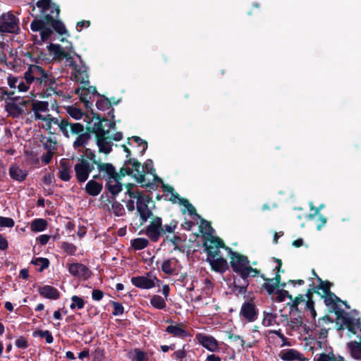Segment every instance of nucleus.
Instances as JSON below:
<instances>
[{
  "mask_svg": "<svg viewBox=\"0 0 361 361\" xmlns=\"http://www.w3.org/2000/svg\"><path fill=\"white\" fill-rule=\"evenodd\" d=\"M94 166L100 173L107 176L109 180L113 179L116 181V177H118L112 164L102 162L100 159L97 158L94 151L85 148L83 150V154L78 158V162L74 166L75 178L78 183H83L88 179Z\"/></svg>",
  "mask_w": 361,
  "mask_h": 361,
  "instance_id": "f257e3e1",
  "label": "nucleus"
},
{
  "mask_svg": "<svg viewBox=\"0 0 361 361\" xmlns=\"http://www.w3.org/2000/svg\"><path fill=\"white\" fill-rule=\"evenodd\" d=\"M228 254L231 258L230 265L233 272L240 278L247 279V277H258L260 271L256 268L250 266L247 257L228 249Z\"/></svg>",
  "mask_w": 361,
  "mask_h": 361,
  "instance_id": "f03ea898",
  "label": "nucleus"
},
{
  "mask_svg": "<svg viewBox=\"0 0 361 361\" xmlns=\"http://www.w3.org/2000/svg\"><path fill=\"white\" fill-rule=\"evenodd\" d=\"M331 286L332 283L326 281L324 284L316 286L314 292L324 299V302L326 306L331 307L332 310L331 312H334L336 317L340 318L345 313V311L338 305V302H341V299L331 291Z\"/></svg>",
  "mask_w": 361,
  "mask_h": 361,
  "instance_id": "7ed1b4c3",
  "label": "nucleus"
},
{
  "mask_svg": "<svg viewBox=\"0 0 361 361\" xmlns=\"http://www.w3.org/2000/svg\"><path fill=\"white\" fill-rule=\"evenodd\" d=\"M91 118L87 115L86 116V117L89 118L90 121L87 122L85 130L91 134H94L95 139L98 137L99 135H109L110 134L109 129L105 130L103 126V123L108 122L109 119L95 113L93 109H91Z\"/></svg>",
  "mask_w": 361,
  "mask_h": 361,
  "instance_id": "20e7f679",
  "label": "nucleus"
},
{
  "mask_svg": "<svg viewBox=\"0 0 361 361\" xmlns=\"http://www.w3.org/2000/svg\"><path fill=\"white\" fill-rule=\"evenodd\" d=\"M18 24V18L13 13H4L0 16V32L18 33L20 30Z\"/></svg>",
  "mask_w": 361,
  "mask_h": 361,
  "instance_id": "39448f33",
  "label": "nucleus"
},
{
  "mask_svg": "<svg viewBox=\"0 0 361 361\" xmlns=\"http://www.w3.org/2000/svg\"><path fill=\"white\" fill-rule=\"evenodd\" d=\"M71 66L75 71V80L76 82L84 84V87H78L74 90V93L75 94H81L80 91L82 93H90V88H87V85L89 84L90 81L88 79V75L87 73V67L85 66H82L79 67L75 62H71Z\"/></svg>",
  "mask_w": 361,
  "mask_h": 361,
  "instance_id": "423d86ee",
  "label": "nucleus"
},
{
  "mask_svg": "<svg viewBox=\"0 0 361 361\" xmlns=\"http://www.w3.org/2000/svg\"><path fill=\"white\" fill-rule=\"evenodd\" d=\"M239 315L240 318L243 319L247 322H253L257 319L259 315V310L255 302H254L253 298L245 301L242 304Z\"/></svg>",
  "mask_w": 361,
  "mask_h": 361,
  "instance_id": "0eeeda50",
  "label": "nucleus"
},
{
  "mask_svg": "<svg viewBox=\"0 0 361 361\" xmlns=\"http://www.w3.org/2000/svg\"><path fill=\"white\" fill-rule=\"evenodd\" d=\"M152 221L146 227L145 234L152 241L157 242L163 233L162 219L158 216L151 217Z\"/></svg>",
  "mask_w": 361,
  "mask_h": 361,
  "instance_id": "6e6552de",
  "label": "nucleus"
},
{
  "mask_svg": "<svg viewBox=\"0 0 361 361\" xmlns=\"http://www.w3.org/2000/svg\"><path fill=\"white\" fill-rule=\"evenodd\" d=\"M203 247L209 257L219 256L220 251L218 250L219 248H224L227 251L230 249V247L225 245L221 238L216 236H212L208 240H205L203 243Z\"/></svg>",
  "mask_w": 361,
  "mask_h": 361,
  "instance_id": "1a4fd4ad",
  "label": "nucleus"
},
{
  "mask_svg": "<svg viewBox=\"0 0 361 361\" xmlns=\"http://www.w3.org/2000/svg\"><path fill=\"white\" fill-rule=\"evenodd\" d=\"M252 277H247V279L238 278V276L233 277V282L231 285L230 288L232 292L235 295H245L250 285L252 287L254 285L251 283V279Z\"/></svg>",
  "mask_w": 361,
  "mask_h": 361,
  "instance_id": "9d476101",
  "label": "nucleus"
},
{
  "mask_svg": "<svg viewBox=\"0 0 361 361\" xmlns=\"http://www.w3.org/2000/svg\"><path fill=\"white\" fill-rule=\"evenodd\" d=\"M68 269L73 276L81 278L84 280L88 279L92 274L90 269L81 263L68 264Z\"/></svg>",
  "mask_w": 361,
  "mask_h": 361,
  "instance_id": "9b49d317",
  "label": "nucleus"
},
{
  "mask_svg": "<svg viewBox=\"0 0 361 361\" xmlns=\"http://www.w3.org/2000/svg\"><path fill=\"white\" fill-rule=\"evenodd\" d=\"M130 281L133 286L141 289H151L154 288L156 285L155 281L158 286H159L161 283V281L157 276H154L152 279L144 276H133Z\"/></svg>",
  "mask_w": 361,
  "mask_h": 361,
  "instance_id": "f8f14e48",
  "label": "nucleus"
},
{
  "mask_svg": "<svg viewBox=\"0 0 361 361\" xmlns=\"http://www.w3.org/2000/svg\"><path fill=\"white\" fill-rule=\"evenodd\" d=\"M35 6L40 8L39 15H46L45 13L49 10V14H55L56 18L59 17L61 12L59 6L56 3L51 2V0H39L36 2Z\"/></svg>",
  "mask_w": 361,
  "mask_h": 361,
  "instance_id": "ddd939ff",
  "label": "nucleus"
},
{
  "mask_svg": "<svg viewBox=\"0 0 361 361\" xmlns=\"http://www.w3.org/2000/svg\"><path fill=\"white\" fill-rule=\"evenodd\" d=\"M259 276L266 281L262 285V287L269 295H272L276 289L280 288L281 276L279 273H276L274 278L272 279L267 278L263 274H259Z\"/></svg>",
  "mask_w": 361,
  "mask_h": 361,
  "instance_id": "4468645a",
  "label": "nucleus"
},
{
  "mask_svg": "<svg viewBox=\"0 0 361 361\" xmlns=\"http://www.w3.org/2000/svg\"><path fill=\"white\" fill-rule=\"evenodd\" d=\"M44 20L48 25H50L51 27L60 35H68V32L66 28L64 23L59 20V18L55 17V14H46L44 16Z\"/></svg>",
  "mask_w": 361,
  "mask_h": 361,
  "instance_id": "2eb2a0df",
  "label": "nucleus"
},
{
  "mask_svg": "<svg viewBox=\"0 0 361 361\" xmlns=\"http://www.w3.org/2000/svg\"><path fill=\"white\" fill-rule=\"evenodd\" d=\"M196 339L199 343L211 352H215L219 349L217 341L212 336L198 334L196 335Z\"/></svg>",
  "mask_w": 361,
  "mask_h": 361,
  "instance_id": "dca6fc26",
  "label": "nucleus"
},
{
  "mask_svg": "<svg viewBox=\"0 0 361 361\" xmlns=\"http://www.w3.org/2000/svg\"><path fill=\"white\" fill-rule=\"evenodd\" d=\"M216 257L207 256V262H208L212 267V269L216 272L223 274L228 269V264L226 259L222 257H219L214 259Z\"/></svg>",
  "mask_w": 361,
  "mask_h": 361,
  "instance_id": "f3484780",
  "label": "nucleus"
},
{
  "mask_svg": "<svg viewBox=\"0 0 361 361\" xmlns=\"http://www.w3.org/2000/svg\"><path fill=\"white\" fill-rule=\"evenodd\" d=\"M38 293L44 298L56 300L60 298L61 293L58 289L52 286L44 285L38 288Z\"/></svg>",
  "mask_w": 361,
  "mask_h": 361,
  "instance_id": "a211bd4d",
  "label": "nucleus"
},
{
  "mask_svg": "<svg viewBox=\"0 0 361 361\" xmlns=\"http://www.w3.org/2000/svg\"><path fill=\"white\" fill-rule=\"evenodd\" d=\"M279 357L284 361H308L307 358L303 357L300 352L293 348L281 350Z\"/></svg>",
  "mask_w": 361,
  "mask_h": 361,
  "instance_id": "6ab92c4d",
  "label": "nucleus"
},
{
  "mask_svg": "<svg viewBox=\"0 0 361 361\" xmlns=\"http://www.w3.org/2000/svg\"><path fill=\"white\" fill-rule=\"evenodd\" d=\"M90 140L91 133L85 130V131L76 136L73 143V147L74 149L83 153V150L86 148L85 146L89 143Z\"/></svg>",
  "mask_w": 361,
  "mask_h": 361,
  "instance_id": "aec40b11",
  "label": "nucleus"
},
{
  "mask_svg": "<svg viewBox=\"0 0 361 361\" xmlns=\"http://www.w3.org/2000/svg\"><path fill=\"white\" fill-rule=\"evenodd\" d=\"M136 209L141 220L140 225H142L148 219L152 217L153 212L149 209V204L145 203L142 200L137 201Z\"/></svg>",
  "mask_w": 361,
  "mask_h": 361,
  "instance_id": "412c9836",
  "label": "nucleus"
},
{
  "mask_svg": "<svg viewBox=\"0 0 361 361\" xmlns=\"http://www.w3.org/2000/svg\"><path fill=\"white\" fill-rule=\"evenodd\" d=\"M109 135H98L96 138V143L99 148V153L109 154L112 151V143L108 141Z\"/></svg>",
  "mask_w": 361,
  "mask_h": 361,
  "instance_id": "4be33fe9",
  "label": "nucleus"
},
{
  "mask_svg": "<svg viewBox=\"0 0 361 361\" xmlns=\"http://www.w3.org/2000/svg\"><path fill=\"white\" fill-rule=\"evenodd\" d=\"M71 164L70 161L66 159H62L60 161V168L59 177L63 181H69L71 176Z\"/></svg>",
  "mask_w": 361,
  "mask_h": 361,
  "instance_id": "5701e85b",
  "label": "nucleus"
},
{
  "mask_svg": "<svg viewBox=\"0 0 361 361\" xmlns=\"http://www.w3.org/2000/svg\"><path fill=\"white\" fill-rule=\"evenodd\" d=\"M85 192L90 196H97L103 190V185L94 180H90L85 187Z\"/></svg>",
  "mask_w": 361,
  "mask_h": 361,
  "instance_id": "b1692460",
  "label": "nucleus"
},
{
  "mask_svg": "<svg viewBox=\"0 0 361 361\" xmlns=\"http://www.w3.org/2000/svg\"><path fill=\"white\" fill-rule=\"evenodd\" d=\"M9 175L13 180L23 182L26 179L27 172L21 169L18 166L13 164L9 168Z\"/></svg>",
  "mask_w": 361,
  "mask_h": 361,
  "instance_id": "393cba45",
  "label": "nucleus"
},
{
  "mask_svg": "<svg viewBox=\"0 0 361 361\" xmlns=\"http://www.w3.org/2000/svg\"><path fill=\"white\" fill-rule=\"evenodd\" d=\"M165 331L168 334H171L173 336L181 338H184L190 336L189 332L187 330L183 329L178 324L176 325L168 326Z\"/></svg>",
  "mask_w": 361,
  "mask_h": 361,
  "instance_id": "a878e982",
  "label": "nucleus"
},
{
  "mask_svg": "<svg viewBox=\"0 0 361 361\" xmlns=\"http://www.w3.org/2000/svg\"><path fill=\"white\" fill-rule=\"evenodd\" d=\"M5 110L8 113V116L14 118H18L25 113L24 109L15 102H6Z\"/></svg>",
  "mask_w": 361,
  "mask_h": 361,
  "instance_id": "bb28decb",
  "label": "nucleus"
},
{
  "mask_svg": "<svg viewBox=\"0 0 361 361\" xmlns=\"http://www.w3.org/2000/svg\"><path fill=\"white\" fill-rule=\"evenodd\" d=\"M351 357L355 360H361V341H351L347 344Z\"/></svg>",
  "mask_w": 361,
  "mask_h": 361,
  "instance_id": "cd10ccee",
  "label": "nucleus"
},
{
  "mask_svg": "<svg viewBox=\"0 0 361 361\" xmlns=\"http://www.w3.org/2000/svg\"><path fill=\"white\" fill-rule=\"evenodd\" d=\"M44 16L36 15L34 20L30 24V29L33 32H40L47 25H48L44 20Z\"/></svg>",
  "mask_w": 361,
  "mask_h": 361,
  "instance_id": "c85d7f7f",
  "label": "nucleus"
},
{
  "mask_svg": "<svg viewBox=\"0 0 361 361\" xmlns=\"http://www.w3.org/2000/svg\"><path fill=\"white\" fill-rule=\"evenodd\" d=\"M129 358L133 361H149V354L140 348H135L130 352Z\"/></svg>",
  "mask_w": 361,
  "mask_h": 361,
  "instance_id": "c756f323",
  "label": "nucleus"
},
{
  "mask_svg": "<svg viewBox=\"0 0 361 361\" xmlns=\"http://www.w3.org/2000/svg\"><path fill=\"white\" fill-rule=\"evenodd\" d=\"M135 180L140 184L142 188H146L148 190H157L158 185L155 183H145V173L140 175L133 176Z\"/></svg>",
  "mask_w": 361,
  "mask_h": 361,
  "instance_id": "7c9ffc66",
  "label": "nucleus"
},
{
  "mask_svg": "<svg viewBox=\"0 0 361 361\" xmlns=\"http://www.w3.org/2000/svg\"><path fill=\"white\" fill-rule=\"evenodd\" d=\"M47 220L44 219H35L32 221L30 228L34 232H41L47 228Z\"/></svg>",
  "mask_w": 361,
  "mask_h": 361,
  "instance_id": "2f4dec72",
  "label": "nucleus"
},
{
  "mask_svg": "<svg viewBox=\"0 0 361 361\" xmlns=\"http://www.w3.org/2000/svg\"><path fill=\"white\" fill-rule=\"evenodd\" d=\"M277 315L275 313L264 312V318L262 324L264 326H270L274 324H279L276 322Z\"/></svg>",
  "mask_w": 361,
  "mask_h": 361,
  "instance_id": "473e14b6",
  "label": "nucleus"
},
{
  "mask_svg": "<svg viewBox=\"0 0 361 361\" xmlns=\"http://www.w3.org/2000/svg\"><path fill=\"white\" fill-rule=\"evenodd\" d=\"M149 240L144 238H137L131 240V246L135 250H141L147 247Z\"/></svg>",
  "mask_w": 361,
  "mask_h": 361,
  "instance_id": "72a5a7b5",
  "label": "nucleus"
},
{
  "mask_svg": "<svg viewBox=\"0 0 361 361\" xmlns=\"http://www.w3.org/2000/svg\"><path fill=\"white\" fill-rule=\"evenodd\" d=\"M150 304L157 310H164L166 306L165 300L158 295H154L150 299Z\"/></svg>",
  "mask_w": 361,
  "mask_h": 361,
  "instance_id": "f704fd0d",
  "label": "nucleus"
},
{
  "mask_svg": "<svg viewBox=\"0 0 361 361\" xmlns=\"http://www.w3.org/2000/svg\"><path fill=\"white\" fill-rule=\"evenodd\" d=\"M99 97L100 99L96 102V106L99 110L105 111L111 107V102L109 98L104 95H101Z\"/></svg>",
  "mask_w": 361,
  "mask_h": 361,
  "instance_id": "c9c22d12",
  "label": "nucleus"
},
{
  "mask_svg": "<svg viewBox=\"0 0 361 361\" xmlns=\"http://www.w3.org/2000/svg\"><path fill=\"white\" fill-rule=\"evenodd\" d=\"M120 180H118V181H116V184L114 185H111L109 180L106 184L108 190L114 196L113 198H115V196L123 190V184Z\"/></svg>",
  "mask_w": 361,
  "mask_h": 361,
  "instance_id": "e433bc0d",
  "label": "nucleus"
},
{
  "mask_svg": "<svg viewBox=\"0 0 361 361\" xmlns=\"http://www.w3.org/2000/svg\"><path fill=\"white\" fill-rule=\"evenodd\" d=\"M47 49L49 52H52L54 54V59H61L63 49L60 44L51 43L47 46Z\"/></svg>",
  "mask_w": 361,
  "mask_h": 361,
  "instance_id": "4c0bfd02",
  "label": "nucleus"
},
{
  "mask_svg": "<svg viewBox=\"0 0 361 361\" xmlns=\"http://www.w3.org/2000/svg\"><path fill=\"white\" fill-rule=\"evenodd\" d=\"M32 264L36 266H39L38 271L39 272L43 271L45 269L48 268L50 262L47 258L37 257L32 260Z\"/></svg>",
  "mask_w": 361,
  "mask_h": 361,
  "instance_id": "58836bf2",
  "label": "nucleus"
},
{
  "mask_svg": "<svg viewBox=\"0 0 361 361\" xmlns=\"http://www.w3.org/2000/svg\"><path fill=\"white\" fill-rule=\"evenodd\" d=\"M179 204L183 205L185 208H187L188 214L190 215H194L197 219H201V216L197 213L195 208L192 206V204L189 202L188 200L180 199Z\"/></svg>",
  "mask_w": 361,
  "mask_h": 361,
  "instance_id": "ea45409f",
  "label": "nucleus"
},
{
  "mask_svg": "<svg viewBox=\"0 0 361 361\" xmlns=\"http://www.w3.org/2000/svg\"><path fill=\"white\" fill-rule=\"evenodd\" d=\"M161 271L169 275H172L175 273L176 269L172 265L171 259H167L163 261L161 264Z\"/></svg>",
  "mask_w": 361,
  "mask_h": 361,
  "instance_id": "a19ab883",
  "label": "nucleus"
},
{
  "mask_svg": "<svg viewBox=\"0 0 361 361\" xmlns=\"http://www.w3.org/2000/svg\"><path fill=\"white\" fill-rule=\"evenodd\" d=\"M66 111L69 116L75 120L80 119L83 116L82 110L73 106H68Z\"/></svg>",
  "mask_w": 361,
  "mask_h": 361,
  "instance_id": "79ce46f5",
  "label": "nucleus"
},
{
  "mask_svg": "<svg viewBox=\"0 0 361 361\" xmlns=\"http://www.w3.org/2000/svg\"><path fill=\"white\" fill-rule=\"evenodd\" d=\"M85 131V127L83 124L80 123H71L69 134L73 135H78Z\"/></svg>",
  "mask_w": 361,
  "mask_h": 361,
  "instance_id": "37998d69",
  "label": "nucleus"
},
{
  "mask_svg": "<svg viewBox=\"0 0 361 361\" xmlns=\"http://www.w3.org/2000/svg\"><path fill=\"white\" fill-rule=\"evenodd\" d=\"M72 303L70 305V308L71 310H74L75 308H78L79 310L82 309L85 306V301L84 300L77 295H73L71 297Z\"/></svg>",
  "mask_w": 361,
  "mask_h": 361,
  "instance_id": "c03bdc74",
  "label": "nucleus"
},
{
  "mask_svg": "<svg viewBox=\"0 0 361 361\" xmlns=\"http://www.w3.org/2000/svg\"><path fill=\"white\" fill-rule=\"evenodd\" d=\"M61 248L69 255H75L77 250V247L73 243L68 242H62Z\"/></svg>",
  "mask_w": 361,
  "mask_h": 361,
  "instance_id": "a18cd8bd",
  "label": "nucleus"
},
{
  "mask_svg": "<svg viewBox=\"0 0 361 361\" xmlns=\"http://www.w3.org/2000/svg\"><path fill=\"white\" fill-rule=\"evenodd\" d=\"M48 102L43 101H37L32 102V109L33 111L44 112L48 110Z\"/></svg>",
  "mask_w": 361,
  "mask_h": 361,
  "instance_id": "49530a36",
  "label": "nucleus"
},
{
  "mask_svg": "<svg viewBox=\"0 0 361 361\" xmlns=\"http://www.w3.org/2000/svg\"><path fill=\"white\" fill-rule=\"evenodd\" d=\"M276 293L277 294V296L276 298V301L278 302H281L285 300L286 298H288L290 300H293V296L290 295L288 291L284 290V289H276Z\"/></svg>",
  "mask_w": 361,
  "mask_h": 361,
  "instance_id": "de8ad7c7",
  "label": "nucleus"
},
{
  "mask_svg": "<svg viewBox=\"0 0 361 361\" xmlns=\"http://www.w3.org/2000/svg\"><path fill=\"white\" fill-rule=\"evenodd\" d=\"M70 125L71 122L68 119L63 118L61 120L59 126L60 131L67 138L70 137L69 130H68V128H70Z\"/></svg>",
  "mask_w": 361,
  "mask_h": 361,
  "instance_id": "09e8293b",
  "label": "nucleus"
},
{
  "mask_svg": "<svg viewBox=\"0 0 361 361\" xmlns=\"http://www.w3.org/2000/svg\"><path fill=\"white\" fill-rule=\"evenodd\" d=\"M92 99L91 96H90V93H82L80 96V100L84 103V105L86 109H90L89 113L91 114V109H92V102L90 101Z\"/></svg>",
  "mask_w": 361,
  "mask_h": 361,
  "instance_id": "8fccbe9b",
  "label": "nucleus"
},
{
  "mask_svg": "<svg viewBox=\"0 0 361 361\" xmlns=\"http://www.w3.org/2000/svg\"><path fill=\"white\" fill-rule=\"evenodd\" d=\"M34 335H37L41 338H44L47 343H51L54 341V338L51 332L48 330H39L34 333Z\"/></svg>",
  "mask_w": 361,
  "mask_h": 361,
  "instance_id": "3c124183",
  "label": "nucleus"
},
{
  "mask_svg": "<svg viewBox=\"0 0 361 361\" xmlns=\"http://www.w3.org/2000/svg\"><path fill=\"white\" fill-rule=\"evenodd\" d=\"M111 208L114 214L117 216H121L125 214L123 206L118 201H114L112 202Z\"/></svg>",
  "mask_w": 361,
  "mask_h": 361,
  "instance_id": "603ef678",
  "label": "nucleus"
},
{
  "mask_svg": "<svg viewBox=\"0 0 361 361\" xmlns=\"http://www.w3.org/2000/svg\"><path fill=\"white\" fill-rule=\"evenodd\" d=\"M178 226V222L176 220H171L169 224H165L163 226V233H161V236L166 235V233H173L176 229Z\"/></svg>",
  "mask_w": 361,
  "mask_h": 361,
  "instance_id": "864d4df0",
  "label": "nucleus"
},
{
  "mask_svg": "<svg viewBox=\"0 0 361 361\" xmlns=\"http://www.w3.org/2000/svg\"><path fill=\"white\" fill-rule=\"evenodd\" d=\"M164 241H169L171 242L175 250H180V248L179 247V244L182 243V238L180 236L178 235H174L173 238H169V235H166L164 238Z\"/></svg>",
  "mask_w": 361,
  "mask_h": 361,
  "instance_id": "5fc2aeb1",
  "label": "nucleus"
},
{
  "mask_svg": "<svg viewBox=\"0 0 361 361\" xmlns=\"http://www.w3.org/2000/svg\"><path fill=\"white\" fill-rule=\"evenodd\" d=\"M131 176L133 177V171L129 167L123 166L120 169L119 173H117V176L118 177H116V181L118 180H121L123 177L125 176Z\"/></svg>",
  "mask_w": 361,
  "mask_h": 361,
  "instance_id": "6e6d98bb",
  "label": "nucleus"
},
{
  "mask_svg": "<svg viewBox=\"0 0 361 361\" xmlns=\"http://www.w3.org/2000/svg\"><path fill=\"white\" fill-rule=\"evenodd\" d=\"M15 345L18 348L25 350L29 346L28 339L23 336H19L16 340Z\"/></svg>",
  "mask_w": 361,
  "mask_h": 361,
  "instance_id": "4d7b16f0",
  "label": "nucleus"
},
{
  "mask_svg": "<svg viewBox=\"0 0 361 361\" xmlns=\"http://www.w3.org/2000/svg\"><path fill=\"white\" fill-rule=\"evenodd\" d=\"M53 34V30L51 27L47 26V25L40 31V37L42 42L47 41L51 35Z\"/></svg>",
  "mask_w": 361,
  "mask_h": 361,
  "instance_id": "13d9d810",
  "label": "nucleus"
},
{
  "mask_svg": "<svg viewBox=\"0 0 361 361\" xmlns=\"http://www.w3.org/2000/svg\"><path fill=\"white\" fill-rule=\"evenodd\" d=\"M15 225V221L12 218L0 216V226L3 228H12Z\"/></svg>",
  "mask_w": 361,
  "mask_h": 361,
  "instance_id": "bf43d9fd",
  "label": "nucleus"
},
{
  "mask_svg": "<svg viewBox=\"0 0 361 361\" xmlns=\"http://www.w3.org/2000/svg\"><path fill=\"white\" fill-rule=\"evenodd\" d=\"M185 345H183L182 349L178 350L175 351L172 355L171 357L178 360V361H183L184 358H185L187 355L186 350L185 349Z\"/></svg>",
  "mask_w": 361,
  "mask_h": 361,
  "instance_id": "052dcab7",
  "label": "nucleus"
},
{
  "mask_svg": "<svg viewBox=\"0 0 361 361\" xmlns=\"http://www.w3.org/2000/svg\"><path fill=\"white\" fill-rule=\"evenodd\" d=\"M303 322L302 317L298 315L296 317L290 318L288 324L290 326V328L293 329L294 328L299 329L302 326Z\"/></svg>",
  "mask_w": 361,
  "mask_h": 361,
  "instance_id": "680f3d73",
  "label": "nucleus"
},
{
  "mask_svg": "<svg viewBox=\"0 0 361 361\" xmlns=\"http://www.w3.org/2000/svg\"><path fill=\"white\" fill-rule=\"evenodd\" d=\"M111 302L114 307L112 312L114 316H118L123 314L124 308L121 303L115 301H111Z\"/></svg>",
  "mask_w": 361,
  "mask_h": 361,
  "instance_id": "e2e57ef3",
  "label": "nucleus"
},
{
  "mask_svg": "<svg viewBox=\"0 0 361 361\" xmlns=\"http://www.w3.org/2000/svg\"><path fill=\"white\" fill-rule=\"evenodd\" d=\"M333 358H331V352L326 354L325 353H318L314 357V361H331Z\"/></svg>",
  "mask_w": 361,
  "mask_h": 361,
  "instance_id": "0e129e2a",
  "label": "nucleus"
},
{
  "mask_svg": "<svg viewBox=\"0 0 361 361\" xmlns=\"http://www.w3.org/2000/svg\"><path fill=\"white\" fill-rule=\"evenodd\" d=\"M94 361H102L104 357V351L100 348H97L92 353Z\"/></svg>",
  "mask_w": 361,
  "mask_h": 361,
  "instance_id": "69168bd1",
  "label": "nucleus"
},
{
  "mask_svg": "<svg viewBox=\"0 0 361 361\" xmlns=\"http://www.w3.org/2000/svg\"><path fill=\"white\" fill-rule=\"evenodd\" d=\"M203 229L207 230L209 231H214L213 228L211 226L210 222H209L208 221H207V220H205L204 219H201V220H200V231L202 233H204Z\"/></svg>",
  "mask_w": 361,
  "mask_h": 361,
  "instance_id": "338daca9",
  "label": "nucleus"
},
{
  "mask_svg": "<svg viewBox=\"0 0 361 361\" xmlns=\"http://www.w3.org/2000/svg\"><path fill=\"white\" fill-rule=\"evenodd\" d=\"M142 169H145L147 173L153 174L156 172V169L154 167L153 161L150 159H147L144 164Z\"/></svg>",
  "mask_w": 361,
  "mask_h": 361,
  "instance_id": "774afa93",
  "label": "nucleus"
}]
</instances>
